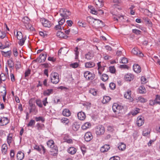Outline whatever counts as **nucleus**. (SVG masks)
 <instances>
[{"instance_id":"obj_1","label":"nucleus","mask_w":160,"mask_h":160,"mask_svg":"<svg viewBox=\"0 0 160 160\" xmlns=\"http://www.w3.org/2000/svg\"><path fill=\"white\" fill-rule=\"evenodd\" d=\"M51 80L52 83L56 84L59 82V75L56 72L52 73L50 75Z\"/></svg>"},{"instance_id":"obj_2","label":"nucleus","mask_w":160,"mask_h":160,"mask_svg":"<svg viewBox=\"0 0 160 160\" xmlns=\"http://www.w3.org/2000/svg\"><path fill=\"white\" fill-rule=\"evenodd\" d=\"M60 15L62 17H64L66 19L69 18V16L71 15L70 12L66 9L62 8L60 10Z\"/></svg>"},{"instance_id":"obj_3","label":"nucleus","mask_w":160,"mask_h":160,"mask_svg":"<svg viewBox=\"0 0 160 160\" xmlns=\"http://www.w3.org/2000/svg\"><path fill=\"white\" fill-rule=\"evenodd\" d=\"M160 105V95H157L154 100H151L149 101V104L150 106H153L156 104Z\"/></svg>"},{"instance_id":"obj_4","label":"nucleus","mask_w":160,"mask_h":160,"mask_svg":"<svg viewBox=\"0 0 160 160\" xmlns=\"http://www.w3.org/2000/svg\"><path fill=\"white\" fill-rule=\"evenodd\" d=\"M112 109L114 112L120 113V111L123 109V107L117 103H114L112 106Z\"/></svg>"},{"instance_id":"obj_5","label":"nucleus","mask_w":160,"mask_h":160,"mask_svg":"<svg viewBox=\"0 0 160 160\" xmlns=\"http://www.w3.org/2000/svg\"><path fill=\"white\" fill-rule=\"evenodd\" d=\"M105 132V128L102 125H98L96 128V133L97 135L103 134Z\"/></svg>"},{"instance_id":"obj_6","label":"nucleus","mask_w":160,"mask_h":160,"mask_svg":"<svg viewBox=\"0 0 160 160\" xmlns=\"http://www.w3.org/2000/svg\"><path fill=\"white\" fill-rule=\"evenodd\" d=\"M47 57V54L46 52L41 54L39 58H37L35 61L38 62H44Z\"/></svg>"},{"instance_id":"obj_7","label":"nucleus","mask_w":160,"mask_h":160,"mask_svg":"<svg viewBox=\"0 0 160 160\" xmlns=\"http://www.w3.org/2000/svg\"><path fill=\"white\" fill-rule=\"evenodd\" d=\"M94 26L96 28H101L104 26L102 21L96 19L94 20Z\"/></svg>"},{"instance_id":"obj_8","label":"nucleus","mask_w":160,"mask_h":160,"mask_svg":"<svg viewBox=\"0 0 160 160\" xmlns=\"http://www.w3.org/2000/svg\"><path fill=\"white\" fill-rule=\"evenodd\" d=\"M84 76L87 79L92 80L94 79V75L89 71H86L84 73Z\"/></svg>"},{"instance_id":"obj_9","label":"nucleus","mask_w":160,"mask_h":160,"mask_svg":"<svg viewBox=\"0 0 160 160\" xmlns=\"http://www.w3.org/2000/svg\"><path fill=\"white\" fill-rule=\"evenodd\" d=\"M131 52L133 54L140 57H142L144 56L143 54L137 48H133Z\"/></svg>"},{"instance_id":"obj_10","label":"nucleus","mask_w":160,"mask_h":160,"mask_svg":"<svg viewBox=\"0 0 160 160\" xmlns=\"http://www.w3.org/2000/svg\"><path fill=\"white\" fill-rule=\"evenodd\" d=\"M41 22L43 26L46 27H50L51 26L50 22L44 18H41Z\"/></svg>"},{"instance_id":"obj_11","label":"nucleus","mask_w":160,"mask_h":160,"mask_svg":"<svg viewBox=\"0 0 160 160\" xmlns=\"http://www.w3.org/2000/svg\"><path fill=\"white\" fill-rule=\"evenodd\" d=\"M84 139L87 142L91 141L93 138L91 132H88L85 133L84 135Z\"/></svg>"},{"instance_id":"obj_12","label":"nucleus","mask_w":160,"mask_h":160,"mask_svg":"<svg viewBox=\"0 0 160 160\" xmlns=\"http://www.w3.org/2000/svg\"><path fill=\"white\" fill-rule=\"evenodd\" d=\"M50 154L53 156H57L58 152V147L56 146L55 148L51 149L50 151Z\"/></svg>"},{"instance_id":"obj_13","label":"nucleus","mask_w":160,"mask_h":160,"mask_svg":"<svg viewBox=\"0 0 160 160\" xmlns=\"http://www.w3.org/2000/svg\"><path fill=\"white\" fill-rule=\"evenodd\" d=\"M94 2L96 4V7L97 8H101L103 5V0H94Z\"/></svg>"},{"instance_id":"obj_14","label":"nucleus","mask_w":160,"mask_h":160,"mask_svg":"<svg viewBox=\"0 0 160 160\" xmlns=\"http://www.w3.org/2000/svg\"><path fill=\"white\" fill-rule=\"evenodd\" d=\"M95 65L93 62L90 61L85 63V67L87 68H91L94 67Z\"/></svg>"},{"instance_id":"obj_15","label":"nucleus","mask_w":160,"mask_h":160,"mask_svg":"<svg viewBox=\"0 0 160 160\" xmlns=\"http://www.w3.org/2000/svg\"><path fill=\"white\" fill-rule=\"evenodd\" d=\"M78 118L81 120H83L86 118V115L85 113L82 112H79L77 114Z\"/></svg>"},{"instance_id":"obj_16","label":"nucleus","mask_w":160,"mask_h":160,"mask_svg":"<svg viewBox=\"0 0 160 160\" xmlns=\"http://www.w3.org/2000/svg\"><path fill=\"white\" fill-rule=\"evenodd\" d=\"M134 78L133 75L131 74H128L125 76V79L126 81H131L133 80Z\"/></svg>"},{"instance_id":"obj_17","label":"nucleus","mask_w":160,"mask_h":160,"mask_svg":"<svg viewBox=\"0 0 160 160\" xmlns=\"http://www.w3.org/2000/svg\"><path fill=\"white\" fill-rule=\"evenodd\" d=\"M144 123V121L143 118L138 117L137 118L136 123L137 125L140 127L142 126Z\"/></svg>"},{"instance_id":"obj_18","label":"nucleus","mask_w":160,"mask_h":160,"mask_svg":"<svg viewBox=\"0 0 160 160\" xmlns=\"http://www.w3.org/2000/svg\"><path fill=\"white\" fill-rule=\"evenodd\" d=\"M133 69L135 72L138 73L141 72V68L140 66L138 64H134L133 65Z\"/></svg>"},{"instance_id":"obj_19","label":"nucleus","mask_w":160,"mask_h":160,"mask_svg":"<svg viewBox=\"0 0 160 160\" xmlns=\"http://www.w3.org/2000/svg\"><path fill=\"white\" fill-rule=\"evenodd\" d=\"M47 145L48 147L51 148V149L55 148V147L56 146L54 145V141L52 140H49L47 142Z\"/></svg>"},{"instance_id":"obj_20","label":"nucleus","mask_w":160,"mask_h":160,"mask_svg":"<svg viewBox=\"0 0 160 160\" xmlns=\"http://www.w3.org/2000/svg\"><path fill=\"white\" fill-rule=\"evenodd\" d=\"M24 157V155L23 152L19 151L17 154V158L18 160H22Z\"/></svg>"},{"instance_id":"obj_21","label":"nucleus","mask_w":160,"mask_h":160,"mask_svg":"<svg viewBox=\"0 0 160 160\" xmlns=\"http://www.w3.org/2000/svg\"><path fill=\"white\" fill-rule=\"evenodd\" d=\"M110 148V146L109 145L106 144L101 148L100 151L102 152H107Z\"/></svg>"},{"instance_id":"obj_22","label":"nucleus","mask_w":160,"mask_h":160,"mask_svg":"<svg viewBox=\"0 0 160 160\" xmlns=\"http://www.w3.org/2000/svg\"><path fill=\"white\" fill-rule=\"evenodd\" d=\"M131 91L130 90H128L127 92L124 94V96L125 98L127 99H130L131 100H132V98L131 97Z\"/></svg>"},{"instance_id":"obj_23","label":"nucleus","mask_w":160,"mask_h":160,"mask_svg":"<svg viewBox=\"0 0 160 160\" xmlns=\"http://www.w3.org/2000/svg\"><path fill=\"white\" fill-rule=\"evenodd\" d=\"M72 129L74 131H77L79 128L80 127L78 123L75 122L72 125Z\"/></svg>"},{"instance_id":"obj_24","label":"nucleus","mask_w":160,"mask_h":160,"mask_svg":"<svg viewBox=\"0 0 160 160\" xmlns=\"http://www.w3.org/2000/svg\"><path fill=\"white\" fill-rule=\"evenodd\" d=\"M91 126V124L89 122H87L84 123L82 125V128L83 130H85L88 128H90Z\"/></svg>"},{"instance_id":"obj_25","label":"nucleus","mask_w":160,"mask_h":160,"mask_svg":"<svg viewBox=\"0 0 160 160\" xmlns=\"http://www.w3.org/2000/svg\"><path fill=\"white\" fill-rule=\"evenodd\" d=\"M68 152L69 153L73 155L76 152V149L73 147H71L68 148Z\"/></svg>"},{"instance_id":"obj_26","label":"nucleus","mask_w":160,"mask_h":160,"mask_svg":"<svg viewBox=\"0 0 160 160\" xmlns=\"http://www.w3.org/2000/svg\"><path fill=\"white\" fill-rule=\"evenodd\" d=\"M62 114L64 116L69 117L71 115V112L68 109H65L63 111Z\"/></svg>"},{"instance_id":"obj_27","label":"nucleus","mask_w":160,"mask_h":160,"mask_svg":"<svg viewBox=\"0 0 160 160\" xmlns=\"http://www.w3.org/2000/svg\"><path fill=\"white\" fill-rule=\"evenodd\" d=\"M53 92L52 89H48L43 92V95L44 96H49Z\"/></svg>"},{"instance_id":"obj_28","label":"nucleus","mask_w":160,"mask_h":160,"mask_svg":"<svg viewBox=\"0 0 160 160\" xmlns=\"http://www.w3.org/2000/svg\"><path fill=\"white\" fill-rule=\"evenodd\" d=\"M126 145L123 142H120L118 144V148L119 149L123 151L126 148Z\"/></svg>"},{"instance_id":"obj_29","label":"nucleus","mask_w":160,"mask_h":160,"mask_svg":"<svg viewBox=\"0 0 160 160\" xmlns=\"http://www.w3.org/2000/svg\"><path fill=\"white\" fill-rule=\"evenodd\" d=\"M95 19H94L91 17H87V22L90 24L94 25L93 24L94 23V21Z\"/></svg>"},{"instance_id":"obj_30","label":"nucleus","mask_w":160,"mask_h":160,"mask_svg":"<svg viewBox=\"0 0 160 160\" xmlns=\"http://www.w3.org/2000/svg\"><path fill=\"white\" fill-rule=\"evenodd\" d=\"M111 98L108 96H105L103 97V99L102 101V102L104 104L108 102L111 100Z\"/></svg>"},{"instance_id":"obj_31","label":"nucleus","mask_w":160,"mask_h":160,"mask_svg":"<svg viewBox=\"0 0 160 160\" xmlns=\"http://www.w3.org/2000/svg\"><path fill=\"white\" fill-rule=\"evenodd\" d=\"M93 56L90 52H88L85 55V58L87 59L88 60H90L93 57Z\"/></svg>"},{"instance_id":"obj_32","label":"nucleus","mask_w":160,"mask_h":160,"mask_svg":"<svg viewBox=\"0 0 160 160\" xmlns=\"http://www.w3.org/2000/svg\"><path fill=\"white\" fill-rule=\"evenodd\" d=\"M144 20L145 22H146V24L148 25L149 27H152V23L149 19L148 18H145L144 19Z\"/></svg>"},{"instance_id":"obj_33","label":"nucleus","mask_w":160,"mask_h":160,"mask_svg":"<svg viewBox=\"0 0 160 160\" xmlns=\"http://www.w3.org/2000/svg\"><path fill=\"white\" fill-rule=\"evenodd\" d=\"M9 122L8 118L7 117H2V123L1 125H4L8 124Z\"/></svg>"},{"instance_id":"obj_34","label":"nucleus","mask_w":160,"mask_h":160,"mask_svg":"<svg viewBox=\"0 0 160 160\" xmlns=\"http://www.w3.org/2000/svg\"><path fill=\"white\" fill-rule=\"evenodd\" d=\"M108 76L106 74H103L101 76V79L103 81H105L108 79Z\"/></svg>"},{"instance_id":"obj_35","label":"nucleus","mask_w":160,"mask_h":160,"mask_svg":"<svg viewBox=\"0 0 160 160\" xmlns=\"http://www.w3.org/2000/svg\"><path fill=\"white\" fill-rule=\"evenodd\" d=\"M6 78V77L4 73H1L0 75V84L2 82V81H4Z\"/></svg>"},{"instance_id":"obj_36","label":"nucleus","mask_w":160,"mask_h":160,"mask_svg":"<svg viewBox=\"0 0 160 160\" xmlns=\"http://www.w3.org/2000/svg\"><path fill=\"white\" fill-rule=\"evenodd\" d=\"M22 22L25 23V24H27L29 23L30 19L27 17H25L23 18L22 19Z\"/></svg>"},{"instance_id":"obj_37","label":"nucleus","mask_w":160,"mask_h":160,"mask_svg":"<svg viewBox=\"0 0 160 160\" xmlns=\"http://www.w3.org/2000/svg\"><path fill=\"white\" fill-rule=\"evenodd\" d=\"M44 125L43 124H41L39 123H37L36 125V127L37 128L38 130H40L43 129V128L44 127Z\"/></svg>"},{"instance_id":"obj_38","label":"nucleus","mask_w":160,"mask_h":160,"mask_svg":"<svg viewBox=\"0 0 160 160\" xmlns=\"http://www.w3.org/2000/svg\"><path fill=\"white\" fill-rule=\"evenodd\" d=\"M35 119L37 122H39L41 121L42 122H44L45 121L44 118L42 117H36Z\"/></svg>"},{"instance_id":"obj_39","label":"nucleus","mask_w":160,"mask_h":160,"mask_svg":"<svg viewBox=\"0 0 160 160\" xmlns=\"http://www.w3.org/2000/svg\"><path fill=\"white\" fill-rule=\"evenodd\" d=\"M8 147L6 144H3L2 147V152L4 153L7 151Z\"/></svg>"},{"instance_id":"obj_40","label":"nucleus","mask_w":160,"mask_h":160,"mask_svg":"<svg viewBox=\"0 0 160 160\" xmlns=\"http://www.w3.org/2000/svg\"><path fill=\"white\" fill-rule=\"evenodd\" d=\"M17 37L18 39H21L22 38V32L20 31H17Z\"/></svg>"},{"instance_id":"obj_41","label":"nucleus","mask_w":160,"mask_h":160,"mask_svg":"<svg viewBox=\"0 0 160 160\" xmlns=\"http://www.w3.org/2000/svg\"><path fill=\"white\" fill-rule=\"evenodd\" d=\"M61 122L65 124H67L69 122V120L67 118H64L61 119Z\"/></svg>"},{"instance_id":"obj_42","label":"nucleus","mask_w":160,"mask_h":160,"mask_svg":"<svg viewBox=\"0 0 160 160\" xmlns=\"http://www.w3.org/2000/svg\"><path fill=\"white\" fill-rule=\"evenodd\" d=\"M35 124V121L33 120H31L28 124L27 125V126L28 127H32Z\"/></svg>"},{"instance_id":"obj_43","label":"nucleus","mask_w":160,"mask_h":160,"mask_svg":"<svg viewBox=\"0 0 160 160\" xmlns=\"http://www.w3.org/2000/svg\"><path fill=\"white\" fill-rule=\"evenodd\" d=\"M25 25L28 29H29L30 30H33V27L29 23L27 24H25Z\"/></svg>"},{"instance_id":"obj_44","label":"nucleus","mask_w":160,"mask_h":160,"mask_svg":"<svg viewBox=\"0 0 160 160\" xmlns=\"http://www.w3.org/2000/svg\"><path fill=\"white\" fill-rule=\"evenodd\" d=\"M139 92L140 93H143L144 92L145 89V88L142 87L141 86L138 88Z\"/></svg>"},{"instance_id":"obj_45","label":"nucleus","mask_w":160,"mask_h":160,"mask_svg":"<svg viewBox=\"0 0 160 160\" xmlns=\"http://www.w3.org/2000/svg\"><path fill=\"white\" fill-rule=\"evenodd\" d=\"M25 40V39L23 38L21 39H19L18 42L19 44L21 46H22L24 43Z\"/></svg>"},{"instance_id":"obj_46","label":"nucleus","mask_w":160,"mask_h":160,"mask_svg":"<svg viewBox=\"0 0 160 160\" xmlns=\"http://www.w3.org/2000/svg\"><path fill=\"white\" fill-rule=\"evenodd\" d=\"M78 66V63L77 62L72 63L70 64V66L73 68H77Z\"/></svg>"},{"instance_id":"obj_47","label":"nucleus","mask_w":160,"mask_h":160,"mask_svg":"<svg viewBox=\"0 0 160 160\" xmlns=\"http://www.w3.org/2000/svg\"><path fill=\"white\" fill-rule=\"evenodd\" d=\"M89 8L91 9L90 12L94 14H97V11H96L94 9L92 8V6H89Z\"/></svg>"},{"instance_id":"obj_48","label":"nucleus","mask_w":160,"mask_h":160,"mask_svg":"<svg viewBox=\"0 0 160 160\" xmlns=\"http://www.w3.org/2000/svg\"><path fill=\"white\" fill-rule=\"evenodd\" d=\"M128 62V60L127 58H123L121 61L120 62V63L126 64Z\"/></svg>"},{"instance_id":"obj_49","label":"nucleus","mask_w":160,"mask_h":160,"mask_svg":"<svg viewBox=\"0 0 160 160\" xmlns=\"http://www.w3.org/2000/svg\"><path fill=\"white\" fill-rule=\"evenodd\" d=\"M21 63L19 62H17L15 64V68L17 70L20 69L21 68Z\"/></svg>"},{"instance_id":"obj_50","label":"nucleus","mask_w":160,"mask_h":160,"mask_svg":"<svg viewBox=\"0 0 160 160\" xmlns=\"http://www.w3.org/2000/svg\"><path fill=\"white\" fill-rule=\"evenodd\" d=\"M132 32L133 33H135L137 35L141 34V32L140 30L137 29H133L132 30Z\"/></svg>"},{"instance_id":"obj_51","label":"nucleus","mask_w":160,"mask_h":160,"mask_svg":"<svg viewBox=\"0 0 160 160\" xmlns=\"http://www.w3.org/2000/svg\"><path fill=\"white\" fill-rule=\"evenodd\" d=\"M10 51H2V52L3 55H5V57H8L10 56Z\"/></svg>"},{"instance_id":"obj_52","label":"nucleus","mask_w":160,"mask_h":160,"mask_svg":"<svg viewBox=\"0 0 160 160\" xmlns=\"http://www.w3.org/2000/svg\"><path fill=\"white\" fill-rule=\"evenodd\" d=\"M13 55L15 57H17V56H18V53L17 52V49L15 47H14L13 48Z\"/></svg>"},{"instance_id":"obj_53","label":"nucleus","mask_w":160,"mask_h":160,"mask_svg":"<svg viewBox=\"0 0 160 160\" xmlns=\"http://www.w3.org/2000/svg\"><path fill=\"white\" fill-rule=\"evenodd\" d=\"M109 69L110 72L112 73H115L116 70L115 69L114 66L110 67L109 68Z\"/></svg>"},{"instance_id":"obj_54","label":"nucleus","mask_w":160,"mask_h":160,"mask_svg":"<svg viewBox=\"0 0 160 160\" xmlns=\"http://www.w3.org/2000/svg\"><path fill=\"white\" fill-rule=\"evenodd\" d=\"M36 103L37 104L40 108H42V107L41 101L40 100H37L36 101Z\"/></svg>"},{"instance_id":"obj_55","label":"nucleus","mask_w":160,"mask_h":160,"mask_svg":"<svg viewBox=\"0 0 160 160\" xmlns=\"http://www.w3.org/2000/svg\"><path fill=\"white\" fill-rule=\"evenodd\" d=\"M139 109L136 108V109L133 110L132 112V114L133 116H135L139 112Z\"/></svg>"},{"instance_id":"obj_56","label":"nucleus","mask_w":160,"mask_h":160,"mask_svg":"<svg viewBox=\"0 0 160 160\" xmlns=\"http://www.w3.org/2000/svg\"><path fill=\"white\" fill-rule=\"evenodd\" d=\"M150 132H149L148 130L145 129L143 132L142 135L143 136H146L150 134Z\"/></svg>"},{"instance_id":"obj_57","label":"nucleus","mask_w":160,"mask_h":160,"mask_svg":"<svg viewBox=\"0 0 160 160\" xmlns=\"http://www.w3.org/2000/svg\"><path fill=\"white\" fill-rule=\"evenodd\" d=\"M138 100L139 102H145L147 101L146 99H145L142 97H138Z\"/></svg>"},{"instance_id":"obj_58","label":"nucleus","mask_w":160,"mask_h":160,"mask_svg":"<svg viewBox=\"0 0 160 160\" xmlns=\"http://www.w3.org/2000/svg\"><path fill=\"white\" fill-rule=\"evenodd\" d=\"M7 63L8 64V65H6L5 67V72L7 73V74L8 75V67H9L10 68V63H9V60H7Z\"/></svg>"},{"instance_id":"obj_59","label":"nucleus","mask_w":160,"mask_h":160,"mask_svg":"<svg viewBox=\"0 0 160 160\" xmlns=\"http://www.w3.org/2000/svg\"><path fill=\"white\" fill-rule=\"evenodd\" d=\"M109 87L111 89H114L116 88L115 84L114 83L111 82L109 84Z\"/></svg>"},{"instance_id":"obj_60","label":"nucleus","mask_w":160,"mask_h":160,"mask_svg":"<svg viewBox=\"0 0 160 160\" xmlns=\"http://www.w3.org/2000/svg\"><path fill=\"white\" fill-rule=\"evenodd\" d=\"M5 33L2 31L0 30V38H3L6 36Z\"/></svg>"},{"instance_id":"obj_61","label":"nucleus","mask_w":160,"mask_h":160,"mask_svg":"<svg viewBox=\"0 0 160 160\" xmlns=\"http://www.w3.org/2000/svg\"><path fill=\"white\" fill-rule=\"evenodd\" d=\"M65 18L63 17L62 18H61V20L58 22V24L61 25L63 24L65 21Z\"/></svg>"},{"instance_id":"obj_62","label":"nucleus","mask_w":160,"mask_h":160,"mask_svg":"<svg viewBox=\"0 0 160 160\" xmlns=\"http://www.w3.org/2000/svg\"><path fill=\"white\" fill-rule=\"evenodd\" d=\"M34 148L35 149L37 150L39 152H40L41 151V145L40 146L35 145L34 147Z\"/></svg>"},{"instance_id":"obj_63","label":"nucleus","mask_w":160,"mask_h":160,"mask_svg":"<svg viewBox=\"0 0 160 160\" xmlns=\"http://www.w3.org/2000/svg\"><path fill=\"white\" fill-rule=\"evenodd\" d=\"M63 33L61 31H58L57 33V36L59 37V38L63 37Z\"/></svg>"},{"instance_id":"obj_64","label":"nucleus","mask_w":160,"mask_h":160,"mask_svg":"<svg viewBox=\"0 0 160 160\" xmlns=\"http://www.w3.org/2000/svg\"><path fill=\"white\" fill-rule=\"evenodd\" d=\"M120 158L117 156H113L109 160H120Z\"/></svg>"}]
</instances>
